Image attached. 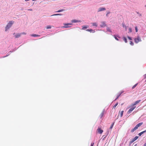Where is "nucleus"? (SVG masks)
<instances>
[{
    "instance_id": "393cba45",
    "label": "nucleus",
    "mask_w": 146,
    "mask_h": 146,
    "mask_svg": "<svg viewBox=\"0 0 146 146\" xmlns=\"http://www.w3.org/2000/svg\"><path fill=\"white\" fill-rule=\"evenodd\" d=\"M64 10L63 9H60L57 11V12H60L63 11Z\"/></svg>"
},
{
    "instance_id": "cd10ccee",
    "label": "nucleus",
    "mask_w": 146,
    "mask_h": 146,
    "mask_svg": "<svg viewBox=\"0 0 146 146\" xmlns=\"http://www.w3.org/2000/svg\"><path fill=\"white\" fill-rule=\"evenodd\" d=\"M113 124H114V123H112V124H111V126H110V129H112V128H113Z\"/></svg>"
},
{
    "instance_id": "1a4fd4ad",
    "label": "nucleus",
    "mask_w": 146,
    "mask_h": 146,
    "mask_svg": "<svg viewBox=\"0 0 146 146\" xmlns=\"http://www.w3.org/2000/svg\"><path fill=\"white\" fill-rule=\"evenodd\" d=\"M86 31L88 32H92L93 33H94L95 32V31L94 30H93L91 29H87V30H86Z\"/></svg>"
},
{
    "instance_id": "aec40b11",
    "label": "nucleus",
    "mask_w": 146,
    "mask_h": 146,
    "mask_svg": "<svg viewBox=\"0 0 146 146\" xmlns=\"http://www.w3.org/2000/svg\"><path fill=\"white\" fill-rule=\"evenodd\" d=\"M138 138V137L136 136H135V137H134V138L133 139H132L135 141V140H137V139Z\"/></svg>"
},
{
    "instance_id": "9b49d317",
    "label": "nucleus",
    "mask_w": 146,
    "mask_h": 146,
    "mask_svg": "<svg viewBox=\"0 0 146 146\" xmlns=\"http://www.w3.org/2000/svg\"><path fill=\"white\" fill-rule=\"evenodd\" d=\"M104 114V111H103L101 113L100 115H99V117L100 118H102V117L103 116Z\"/></svg>"
},
{
    "instance_id": "e433bc0d",
    "label": "nucleus",
    "mask_w": 146,
    "mask_h": 146,
    "mask_svg": "<svg viewBox=\"0 0 146 146\" xmlns=\"http://www.w3.org/2000/svg\"><path fill=\"white\" fill-rule=\"evenodd\" d=\"M110 12H107V14H106V16H107V15H108V14H110Z\"/></svg>"
},
{
    "instance_id": "a211bd4d",
    "label": "nucleus",
    "mask_w": 146,
    "mask_h": 146,
    "mask_svg": "<svg viewBox=\"0 0 146 146\" xmlns=\"http://www.w3.org/2000/svg\"><path fill=\"white\" fill-rule=\"evenodd\" d=\"M123 39L125 43H127V39H126V38L125 37H124L123 38Z\"/></svg>"
},
{
    "instance_id": "423d86ee",
    "label": "nucleus",
    "mask_w": 146,
    "mask_h": 146,
    "mask_svg": "<svg viewBox=\"0 0 146 146\" xmlns=\"http://www.w3.org/2000/svg\"><path fill=\"white\" fill-rule=\"evenodd\" d=\"M140 101H141L140 100H138L136 101V102H135V103H134V104H132V106H135L137 104H138L139 103Z\"/></svg>"
},
{
    "instance_id": "f257e3e1",
    "label": "nucleus",
    "mask_w": 146,
    "mask_h": 146,
    "mask_svg": "<svg viewBox=\"0 0 146 146\" xmlns=\"http://www.w3.org/2000/svg\"><path fill=\"white\" fill-rule=\"evenodd\" d=\"M143 124V122L139 123L136 126H135V127L131 129V132H133L135 131L136 130V129H138V128L139 127H140V126H141V125H142Z\"/></svg>"
},
{
    "instance_id": "bb28decb",
    "label": "nucleus",
    "mask_w": 146,
    "mask_h": 146,
    "mask_svg": "<svg viewBox=\"0 0 146 146\" xmlns=\"http://www.w3.org/2000/svg\"><path fill=\"white\" fill-rule=\"evenodd\" d=\"M113 37H114L115 39L116 40L118 41V39L116 37L115 35H113Z\"/></svg>"
},
{
    "instance_id": "412c9836",
    "label": "nucleus",
    "mask_w": 146,
    "mask_h": 146,
    "mask_svg": "<svg viewBox=\"0 0 146 146\" xmlns=\"http://www.w3.org/2000/svg\"><path fill=\"white\" fill-rule=\"evenodd\" d=\"M137 84H138L137 83V84H135L134 85V86H133L132 87V89H133L134 88H135L136 87V86H137Z\"/></svg>"
},
{
    "instance_id": "58836bf2",
    "label": "nucleus",
    "mask_w": 146,
    "mask_h": 146,
    "mask_svg": "<svg viewBox=\"0 0 146 146\" xmlns=\"http://www.w3.org/2000/svg\"><path fill=\"white\" fill-rule=\"evenodd\" d=\"M144 77H145V78H146V74L144 75Z\"/></svg>"
},
{
    "instance_id": "a19ab883",
    "label": "nucleus",
    "mask_w": 146,
    "mask_h": 146,
    "mask_svg": "<svg viewBox=\"0 0 146 146\" xmlns=\"http://www.w3.org/2000/svg\"><path fill=\"white\" fill-rule=\"evenodd\" d=\"M8 55H6V56H4L3 57H7V56H8Z\"/></svg>"
},
{
    "instance_id": "6ab92c4d",
    "label": "nucleus",
    "mask_w": 146,
    "mask_h": 146,
    "mask_svg": "<svg viewBox=\"0 0 146 146\" xmlns=\"http://www.w3.org/2000/svg\"><path fill=\"white\" fill-rule=\"evenodd\" d=\"M118 102L116 104H115V105H114V106H113V109H115V108L118 105Z\"/></svg>"
},
{
    "instance_id": "6e6552de",
    "label": "nucleus",
    "mask_w": 146,
    "mask_h": 146,
    "mask_svg": "<svg viewBox=\"0 0 146 146\" xmlns=\"http://www.w3.org/2000/svg\"><path fill=\"white\" fill-rule=\"evenodd\" d=\"M106 26V25L105 24V23L104 22H102L101 23V24L100 25L101 27H105Z\"/></svg>"
},
{
    "instance_id": "2f4dec72",
    "label": "nucleus",
    "mask_w": 146,
    "mask_h": 146,
    "mask_svg": "<svg viewBox=\"0 0 146 146\" xmlns=\"http://www.w3.org/2000/svg\"><path fill=\"white\" fill-rule=\"evenodd\" d=\"M72 22H73V23H76L77 22V21L75 20H72Z\"/></svg>"
},
{
    "instance_id": "72a5a7b5",
    "label": "nucleus",
    "mask_w": 146,
    "mask_h": 146,
    "mask_svg": "<svg viewBox=\"0 0 146 146\" xmlns=\"http://www.w3.org/2000/svg\"><path fill=\"white\" fill-rule=\"evenodd\" d=\"M20 34H21V35L22 34L25 35L26 33H20Z\"/></svg>"
},
{
    "instance_id": "79ce46f5",
    "label": "nucleus",
    "mask_w": 146,
    "mask_h": 146,
    "mask_svg": "<svg viewBox=\"0 0 146 146\" xmlns=\"http://www.w3.org/2000/svg\"><path fill=\"white\" fill-rule=\"evenodd\" d=\"M144 146H146V143H145Z\"/></svg>"
},
{
    "instance_id": "c9c22d12",
    "label": "nucleus",
    "mask_w": 146,
    "mask_h": 146,
    "mask_svg": "<svg viewBox=\"0 0 146 146\" xmlns=\"http://www.w3.org/2000/svg\"><path fill=\"white\" fill-rule=\"evenodd\" d=\"M94 143H92L91 144V146H93V145H94Z\"/></svg>"
},
{
    "instance_id": "f8f14e48",
    "label": "nucleus",
    "mask_w": 146,
    "mask_h": 146,
    "mask_svg": "<svg viewBox=\"0 0 146 146\" xmlns=\"http://www.w3.org/2000/svg\"><path fill=\"white\" fill-rule=\"evenodd\" d=\"M145 132H146V130L143 131L141 132L140 133H139L138 134V135H139V136H140L142 134L144 133Z\"/></svg>"
},
{
    "instance_id": "2eb2a0df",
    "label": "nucleus",
    "mask_w": 146,
    "mask_h": 146,
    "mask_svg": "<svg viewBox=\"0 0 146 146\" xmlns=\"http://www.w3.org/2000/svg\"><path fill=\"white\" fill-rule=\"evenodd\" d=\"M31 36L33 37H39L40 36L37 34H33Z\"/></svg>"
},
{
    "instance_id": "f03ea898",
    "label": "nucleus",
    "mask_w": 146,
    "mask_h": 146,
    "mask_svg": "<svg viewBox=\"0 0 146 146\" xmlns=\"http://www.w3.org/2000/svg\"><path fill=\"white\" fill-rule=\"evenodd\" d=\"M14 23V21H10L8 23L5 27V31H7L8 29L11 27V26L12 25V24H13Z\"/></svg>"
},
{
    "instance_id": "c85d7f7f",
    "label": "nucleus",
    "mask_w": 146,
    "mask_h": 146,
    "mask_svg": "<svg viewBox=\"0 0 146 146\" xmlns=\"http://www.w3.org/2000/svg\"><path fill=\"white\" fill-rule=\"evenodd\" d=\"M133 43L131 41L130 42V44H131V45H133Z\"/></svg>"
},
{
    "instance_id": "473e14b6",
    "label": "nucleus",
    "mask_w": 146,
    "mask_h": 146,
    "mask_svg": "<svg viewBox=\"0 0 146 146\" xmlns=\"http://www.w3.org/2000/svg\"><path fill=\"white\" fill-rule=\"evenodd\" d=\"M127 38H128V39H129V40H132L131 38V37H130L129 36L127 37Z\"/></svg>"
},
{
    "instance_id": "0eeeda50",
    "label": "nucleus",
    "mask_w": 146,
    "mask_h": 146,
    "mask_svg": "<svg viewBox=\"0 0 146 146\" xmlns=\"http://www.w3.org/2000/svg\"><path fill=\"white\" fill-rule=\"evenodd\" d=\"M71 24L70 23H68L67 24H65L63 26V27L64 28H68L70 27L68 26L69 25H70Z\"/></svg>"
},
{
    "instance_id": "4c0bfd02",
    "label": "nucleus",
    "mask_w": 146,
    "mask_h": 146,
    "mask_svg": "<svg viewBox=\"0 0 146 146\" xmlns=\"http://www.w3.org/2000/svg\"><path fill=\"white\" fill-rule=\"evenodd\" d=\"M28 11H33V9H28Z\"/></svg>"
},
{
    "instance_id": "39448f33",
    "label": "nucleus",
    "mask_w": 146,
    "mask_h": 146,
    "mask_svg": "<svg viewBox=\"0 0 146 146\" xmlns=\"http://www.w3.org/2000/svg\"><path fill=\"white\" fill-rule=\"evenodd\" d=\"M97 131H98V133L100 134H102V132H103V131L100 128H98L97 129Z\"/></svg>"
},
{
    "instance_id": "9d476101",
    "label": "nucleus",
    "mask_w": 146,
    "mask_h": 146,
    "mask_svg": "<svg viewBox=\"0 0 146 146\" xmlns=\"http://www.w3.org/2000/svg\"><path fill=\"white\" fill-rule=\"evenodd\" d=\"M106 10L105 8H102V7H100L99 8V10L98 11L100 12V11H105Z\"/></svg>"
},
{
    "instance_id": "ea45409f",
    "label": "nucleus",
    "mask_w": 146,
    "mask_h": 146,
    "mask_svg": "<svg viewBox=\"0 0 146 146\" xmlns=\"http://www.w3.org/2000/svg\"><path fill=\"white\" fill-rule=\"evenodd\" d=\"M122 25H123V27H124V24H122Z\"/></svg>"
},
{
    "instance_id": "dca6fc26",
    "label": "nucleus",
    "mask_w": 146,
    "mask_h": 146,
    "mask_svg": "<svg viewBox=\"0 0 146 146\" xmlns=\"http://www.w3.org/2000/svg\"><path fill=\"white\" fill-rule=\"evenodd\" d=\"M88 27L87 26H83V27H82V29L84 30L85 29H86Z\"/></svg>"
},
{
    "instance_id": "4468645a",
    "label": "nucleus",
    "mask_w": 146,
    "mask_h": 146,
    "mask_svg": "<svg viewBox=\"0 0 146 146\" xmlns=\"http://www.w3.org/2000/svg\"><path fill=\"white\" fill-rule=\"evenodd\" d=\"M124 111H119V115H120V116L121 117H122L123 113Z\"/></svg>"
},
{
    "instance_id": "f704fd0d",
    "label": "nucleus",
    "mask_w": 146,
    "mask_h": 146,
    "mask_svg": "<svg viewBox=\"0 0 146 146\" xmlns=\"http://www.w3.org/2000/svg\"><path fill=\"white\" fill-rule=\"evenodd\" d=\"M58 15H61L60 14H55V15H52V16Z\"/></svg>"
},
{
    "instance_id": "7ed1b4c3",
    "label": "nucleus",
    "mask_w": 146,
    "mask_h": 146,
    "mask_svg": "<svg viewBox=\"0 0 146 146\" xmlns=\"http://www.w3.org/2000/svg\"><path fill=\"white\" fill-rule=\"evenodd\" d=\"M135 106H132L131 108H130L129 109L128 111H127V113L129 114L131 113L132 111H133L134 109H135Z\"/></svg>"
},
{
    "instance_id": "4be33fe9",
    "label": "nucleus",
    "mask_w": 146,
    "mask_h": 146,
    "mask_svg": "<svg viewBox=\"0 0 146 146\" xmlns=\"http://www.w3.org/2000/svg\"><path fill=\"white\" fill-rule=\"evenodd\" d=\"M107 31L108 32H111V30H110V29L109 27H108L107 29Z\"/></svg>"
},
{
    "instance_id": "20e7f679",
    "label": "nucleus",
    "mask_w": 146,
    "mask_h": 146,
    "mask_svg": "<svg viewBox=\"0 0 146 146\" xmlns=\"http://www.w3.org/2000/svg\"><path fill=\"white\" fill-rule=\"evenodd\" d=\"M141 41V40L140 39V38L139 36H138L137 37L135 38V42L136 43H137Z\"/></svg>"
},
{
    "instance_id": "a878e982",
    "label": "nucleus",
    "mask_w": 146,
    "mask_h": 146,
    "mask_svg": "<svg viewBox=\"0 0 146 146\" xmlns=\"http://www.w3.org/2000/svg\"><path fill=\"white\" fill-rule=\"evenodd\" d=\"M129 32L130 33H131L132 32V29L130 28L129 29Z\"/></svg>"
},
{
    "instance_id": "7c9ffc66",
    "label": "nucleus",
    "mask_w": 146,
    "mask_h": 146,
    "mask_svg": "<svg viewBox=\"0 0 146 146\" xmlns=\"http://www.w3.org/2000/svg\"><path fill=\"white\" fill-rule=\"evenodd\" d=\"M135 32H138V29H137V27L136 26L135 27Z\"/></svg>"
},
{
    "instance_id": "c03bdc74",
    "label": "nucleus",
    "mask_w": 146,
    "mask_h": 146,
    "mask_svg": "<svg viewBox=\"0 0 146 146\" xmlns=\"http://www.w3.org/2000/svg\"><path fill=\"white\" fill-rule=\"evenodd\" d=\"M15 34V33H14L13 34L14 35Z\"/></svg>"
},
{
    "instance_id": "f3484780",
    "label": "nucleus",
    "mask_w": 146,
    "mask_h": 146,
    "mask_svg": "<svg viewBox=\"0 0 146 146\" xmlns=\"http://www.w3.org/2000/svg\"><path fill=\"white\" fill-rule=\"evenodd\" d=\"M92 25L93 26H95V27L97 26V23H92Z\"/></svg>"
},
{
    "instance_id": "37998d69",
    "label": "nucleus",
    "mask_w": 146,
    "mask_h": 146,
    "mask_svg": "<svg viewBox=\"0 0 146 146\" xmlns=\"http://www.w3.org/2000/svg\"><path fill=\"white\" fill-rule=\"evenodd\" d=\"M29 0H25V1H29Z\"/></svg>"
},
{
    "instance_id": "ddd939ff",
    "label": "nucleus",
    "mask_w": 146,
    "mask_h": 146,
    "mask_svg": "<svg viewBox=\"0 0 146 146\" xmlns=\"http://www.w3.org/2000/svg\"><path fill=\"white\" fill-rule=\"evenodd\" d=\"M21 35L20 33L17 34L15 35V37L16 38H18L20 37Z\"/></svg>"
},
{
    "instance_id": "b1692460",
    "label": "nucleus",
    "mask_w": 146,
    "mask_h": 146,
    "mask_svg": "<svg viewBox=\"0 0 146 146\" xmlns=\"http://www.w3.org/2000/svg\"><path fill=\"white\" fill-rule=\"evenodd\" d=\"M135 141V140H134L133 139H132L131 141H130V143L131 144L132 143H133Z\"/></svg>"
},
{
    "instance_id": "5701e85b",
    "label": "nucleus",
    "mask_w": 146,
    "mask_h": 146,
    "mask_svg": "<svg viewBox=\"0 0 146 146\" xmlns=\"http://www.w3.org/2000/svg\"><path fill=\"white\" fill-rule=\"evenodd\" d=\"M52 27L51 25H49L48 26H47L46 27V29H50Z\"/></svg>"
},
{
    "instance_id": "c756f323",
    "label": "nucleus",
    "mask_w": 146,
    "mask_h": 146,
    "mask_svg": "<svg viewBox=\"0 0 146 146\" xmlns=\"http://www.w3.org/2000/svg\"><path fill=\"white\" fill-rule=\"evenodd\" d=\"M121 93L119 95L117 96V97L116 98V99H115V100L117 99L121 95Z\"/></svg>"
}]
</instances>
